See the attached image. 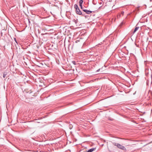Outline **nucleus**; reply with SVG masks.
Segmentation results:
<instances>
[{
    "mask_svg": "<svg viewBox=\"0 0 152 152\" xmlns=\"http://www.w3.org/2000/svg\"><path fill=\"white\" fill-rule=\"evenodd\" d=\"M112 143L114 145L117 146L118 148L125 151H126V149L124 146L121 145L119 143H117L115 142H113Z\"/></svg>",
    "mask_w": 152,
    "mask_h": 152,
    "instance_id": "1",
    "label": "nucleus"
},
{
    "mask_svg": "<svg viewBox=\"0 0 152 152\" xmlns=\"http://www.w3.org/2000/svg\"><path fill=\"white\" fill-rule=\"evenodd\" d=\"M76 13L79 15H83V14H82V12H81L79 9H77L76 10Z\"/></svg>",
    "mask_w": 152,
    "mask_h": 152,
    "instance_id": "2",
    "label": "nucleus"
},
{
    "mask_svg": "<svg viewBox=\"0 0 152 152\" xmlns=\"http://www.w3.org/2000/svg\"><path fill=\"white\" fill-rule=\"evenodd\" d=\"M83 11L88 14H89L92 12L91 11L86 9H83Z\"/></svg>",
    "mask_w": 152,
    "mask_h": 152,
    "instance_id": "3",
    "label": "nucleus"
},
{
    "mask_svg": "<svg viewBox=\"0 0 152 152\" xmlns=\"http://www.w3.org/2000/svg\"><path fill=\"white\" fill-rule=\"evenodd\" d=\"M96 148H92L88 150L87 152H92L94 151L95 150Z\"/></svg>",
    "mask_w": 152,
    "mask_h": 152,
    "instance_id": "4",
    "label": "nucleus"
},
{
    "mask_svg": "<svg viewBox=\"0 0 152 152\" xmlns=\"http://www.w3.org/2000/svg\"><path fill=\"white\" fill-rule=\"evenodd\" d=\"M74 7L75 8V9L76 10H77V9H79V8L78 7V5L76 4H75L74 6Z\"/></svg>",
    "mask_w": 152,
    "mask_h": 152,
    "instance_id": "5",
    "label": "nucleus"
},
{
    "mask_svg": "<svg viewBox=\"0 0 152 152\" xmlns=\"http://www.w3.org/2000/svg\"><path fill=\"white\" fill-rule=\"evenodd\" d=\"M138 28H139V27H136L135 28V29H134L133 32V34L135 33L137 30L138 29Z\"/></svg>",
    "mask_w": 152,
    "mask_h": 152,
    "instance_id": "6",
    "label": "nucleus"
},
{
    "mask_svg": "<svg viewBox=\"0 0 152 152\" xmlns=\"http://www.w3.org/2000/svg\"><path fill=\"white\" fill-rule=\"evenodd\" d=\"M83 2V0H80L79 1V4H82Z\"/></svg>",
    "mask_w": 152,
    "mask_h": 152,
    "instance_id": "7",
    "label": "nucleus"
},
{
    "mask_svg": "<svg viewBox=\"0 0 152 152\" xmlns=\"http://www.w3.org/2000/svg\"><path fill=\"white\" fill-rule=\"evenodd\" d=\"M72 63L75 65L76 64V62L75 61H72Z\"/></svg>",
    "mask_w": 152,
    "mask_h": 152,
    "instance_id": "8",
    "label": "nucleus"
},
{
    "mask_svg": "<svg viewBox=\"0 0 152 152\" xmlns=\"http://www.w3.org/2000/svg\"><path fill=\"white\" fill-rule=\"evenodd\" d=\"M7 74H3V77L4 78H5L6 75Z\"/></svg>",
    "mask_w": 152,
    "mask_h": 152,
    "instance_id": "9",
    "label": "nucleus"
},
{
    "mask_svg": "<svg viewBox=\"0 0 152 152\" xmlns=\"http://www.w3.org/2000/svg\"><path fill=\"white\" fill-rule=\"evenodd\" d=\"M79 5L80 6L81 8H82V4H79Z\"/></svg>",
    "mask_w": 152,
    "mask_h": 152,
    "instance_id": "10",
    "label": "nucleus"
},
{
    "mask_svg": "<svg viewBox=\"0 0 152 152\" xmlns=\"http://www.w3.org/2000/svg\"><path fill=\"white\" fill-rule=\"evenodd\" d=\"M100 69H98L97 70L96 72H98L100 71Z\"/></svg>",
    "mask_w": 152,
    "mask_h": 152,
    "instance_id": "11",
    "label": "nucleus"
},
{
    "mask_svg": "<svg viewBox=\"0 0 152 152\" xmlns=\"http://www.w3.org/2000/svg\"><path fill=\"white\" fill-rule=\"evenodd\" d=\"M79 42V41L77 40L75 42L76 43H77Z\"/></svg>",
    "mask_w": 152,
    "mask_h": 152,
    "instance_id": "12",
    "label": "nucleus"
},
{
    "mask_svg": "<svg viewBox=\"0 0 152 152\" xmlns=\"http://www.w3.org/2000/svg\"><path fill=\"white\" fill-rule=\"evenodd\" d=\"M28 22L30 23V22L29 19H28Z\"/></svg>",
    "mask_w": 152,
    "mask_h": 152,
    "instance_id": "13",
    "label": "nucleus"
},
{
    "mask_svg": "<svg viewBox=\"0 0 152 152\" xmlns=\"http://www.w3.org/2000/svg\"><path fill=\"white\" fill-rule=\"evenodd\" d=\"M15 42H16V43H17V42H16V39H15Z\"/></svg>",
    "mask_w": 152,
    "mask_h": 152,
    "instance_id": "14",
    "label": "nucleus"
},
{
    "mask_svg": "<svg viewBox=\"0 0 152 152\" xmlns=\"http://www.w3.org/2000/svg\"><path fill=\"white\" fill-rule=\"evenodd\" d=\"M81 8L82 9H83V7H82V8Z\"/></svg>",
    "mask_w": 152,
    "mask_h": 152,
    "instance_id": "15",
    "label": "nucleus"
},
{
    "mask_svg": "<svg viewBox=\"0 0 152 152\" xmlns=\"http://www.w3.org/2000/svg\"><path fill=\"white\" fill-rule=\"evenodd\" d=\"M1 35H2V33H1Z\"/></svg>",
    "mask_w": 152,
    "mask_h": 152,
    "instance_id": "16",
    "label": "nucleus"
}]
</instances>
